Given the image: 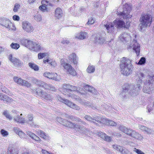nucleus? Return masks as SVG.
Segmentation results:
<instances>
[{
	"instance_id": "1",
	"label": "nucleus",
	"mask_w": 154,
	"mask_h": 154,
	"mask_svg": "<svg viewBox=\"0 0 154 154\" xmlns=\"http://www.w3.org/2000/svg\"><path fill=\"white\" fill-rule=\"evenodd\" d=\"M120 66L121 72L124 75H126L130 74L133 68L130 60L125 57L122 58Z\"/></svg>"
},
{
	"instance_id": "2",
	"label": "nucleus",
	"mask_w": 154,
	"mask_h": 154,
	"mask_svg": "<svg viewBox=\"0 0 154 154\" xmlns=\"http://www.w3.org/2000/svg\"><path fill=\"white\" fill-rule=\"evenodd\" d=\"M57 120L60 123L66 127L70 128H73L77 131H79L81 130L82 128V126L81 125H77L66 119H63L60 117H57Z\"/></svg>"
},
{
	"instance_id": "3",
	"label": "nucleus",
	"mask_w": 154,
	"mask_h": 154,
	"mask_svg": "<svg viewBox=\"0 0 154 154\" xmlns=\"http://www.w3.org/2000/svg\"><path fill=\"white\" fill-rule=\"evenodd\" d=\"M140 21L143 27L149 26L152 21V17L149 14H142L140 18Z\"/></svg>"
},
{
	"instance_id": "4",
	"label": "nucleus",
	"mask_w": 154,
	"mask_h": 154,
	"mask_svg": "<svg viewBox=\"0 0 154 154\" xmlns=\"http://www.w3.org/2000/svg\"><path fill=\"white\" fill-rule=\"evenodd\" d=\"M78 88L77 86L69 84H64L62 86V91L64 95H67V93H70L69 92L77 91Z\"/></svg>"
},
{
	"instance_id": "5",
	"label": "nucleus",
	"mask_w": 154,
	"mask_h": 154,
	"mask_svg": "<svg viewBox=\"0 0 154 154\" xmlns=\"http://www.w3.org/2000/svg\"><path fill=\"white\" fill-rule=\"evenodd\" d=\"M62 66L64 68L68 75H71L73 76L77 75V73L75 69L70 64L64 63L61 64Z\"/></svg>"
},
{
	"instance_id": "6",
	"label": "nucleus",
	"mask_w": 154,
	"mask_h": 154,
	"mask_svg": "<svg viewBox=\"0 0 154 154\" xmlns=\"http://www.w3.org/2000/svg\"><path fill=\"white\" fill-rule=\"evenodd\" d=\"M114 25L116 26L117 28H124L128 29L130 26V22L129 20L126 21V23L122 20L116 19L113 22Z\"/></svg>"
},
{
	"instance_id": "7",
	"label": "nucleus",
	"mask_w": 154,
	"mask_h": 154,
	"mask_svg": "<svg viewBox=\"0 0 154 154\" xmlns=\"http://www.w3.org/2000/svg\"><path fill=\"white\" fill-rule=\"evenodd\" d=\"M57 99L58 100L63 103L70 108L76 110H79L80 109L79 106L69 100L64 99L60 96L58 97Z\"/></svg>"
},
{
	"instance_id": "8",
	"label": "nucleus",
	"mask_w": 154,
	"mask_h": 154,
	"mask_svg": "<svg viewBox=\"0 0 154 154\" xmlns=\"http://www.w3.org/2000/svg\"><path fill=\"white\" fill-rule=\"evenodd\" d=\"M34 81L35 83L39 87H43L45 89L52 91H54L55 90L54 87L51 86L50 85L47 84L43 81H38L36 79H34Z\"/></svg>"
},
{
	"instance_id": "9",
	"label": "nucleus",
	"mask_w": 154,
	"mask_h": 154,
	"mask_svg": "<svg viewBox=\"0 0 154 154\" xmlns=\"http://www.w3.org/2000/svg\"><path fill=\"white\" fill-rule=\"evenodd\" d=\"M22 27L25 31L29 33L32 32L34 29L32 24L27 21H24L23 22Z\"/></svg>"
},
{
	"instance_id": "10",
	"label": "nucleus",
	"mask_w": 154,
	"mask_h": 154,
	"mask_svg": "<svg viewBox=\"0 0 154 154\" xmlns=\"http://www.w3.org/2000/svg\"><path fill=\"white\" fill-rule=\"evenodd\" d=\"M35 94L38 96H40L41 97L46 100H51L53 98L49 94H45V95L41 89L37 88L35 90Z\"/></svg>"
},
{
	"instance_id": "11",
	"label": "nucleus",
	"mask_w": 154,
	"mask_h": 154,
	"mask_svg": "<svg viewBox=\"0 0 154 154\" xmlns=\"http://www.w3.org/2000/svg\"><path fill=\"white\" fill-rule=\"evenodd\" d=\"M13 80L17 83L22 86H25L28 88L31 86L30 83L28 82L17 76H14L13 78Z\"/></svg>"
},
{
	"instance_id": "12",
	"label": "nucleus",
	"mask_w": 154,
	"mask_h": 154,
	"mask_svg": "<svg viewBox=\"0 0 154 154\" xmlns=\"http://www.w3.org/2000/svg\"><path fill=\"white\" fill-rule=\"evenodd\" d=\"M119 128L121 131L135 138L137 134V133L134 131L128 129L125 127H121Z\"/></svg>"
},
{
	"instance_id": "13",
	"label": "nucleus",
	"mask_w": 154,
	"mask_h": 154,
	"mask_svg": "<svg viewBox=\"0 0 154 154\" xmlns=\"http://www.w3.org/2000/svg\"><path fill=\"white\" fill-rule=\"evenodd\" d=\"M43 75L49 79L55 81H58L60 79V75L54 72H45L43 74Z\"/></svg>"
},
{
	"instance_id": "14",
	"label": "nucleus",
	"mask_w": 154,
	"mask_h": 154,
	"mask_svg": "<svg viewBox=\"0 0 154 154\" xmlns=\"http://www.w3.org/2000/svg\"><path fill=\"white\" fill-rule=\"evenodd\" d=\"M8 59L11 62L13 63L16 68L19 69L21 67L22 63L20 61L15 57H13L12 54L9 55Z\"/></svg>"
},
{
	"instance_id": "15",
	"label": "nucleus",
	"mask_w": 154,
	"mask_h": 154,
	"mask_svg": "<svg viewBox=\"0 0 154 154\" xmlns=\"http://www.w3.org/2000/svg\"><path fill=\"white\" fill-rule=\"evenodd\" d=\"M67 61L70 63H73L74 65L77 63V57L76 54L72 53L70 54L68 56Z\"/></svg>"
},
{
	"instance_id": "16",
	"label": "nucleus",
	"mask_w": 154,
	"mask_h": 154,
	"mask_svg": "<svg viewBox=\"0 0 154 154\" xmlns=\"http://www.w3.org/2000/svg\"><path fill=\"white\" fill-rule=\"evenodd\" d=\"M33 42L29 40L24 38L23 39L21 40V43L23 45L29 48H31L32 47Z\"/></svg>"
},
{
	"instance_id": "17",
	"label": "nucleus",
	"mask_w": 154,
	"mask_h": 154,
	"mask_svg": "<svg viewBox=\"0 0 154 154\" xmlns=\"http://www.w3.org/2000/svg\"><path fill=\"white\" fill-rule=\"evenodd\" d=\"M106 120V119L102 118L100 116H98L93 119L92 122L96 124H98L99 123H103Z\"/></svg>"
},
{
	"instance_id": "18",
	"label": "nucleus",
	"mask_w": 154,
	"mask_h": 154,
	"mask_svg": "<svg viewBox=\"0 0 154 154\" xmlns=\"http://www.w3.org/2000/svg\"><path fill=\"white\" fill-rule=\"evenodd\" d=\"M32 44L31 48H32L34 51L38 52L42 49L41 45L39 43L33 42Z\"/></svg>"
},
{
	"instance_id": "19",
	"label": "nucleus",
	"mask_w": 154,
	"mask_h": 154,
	"mask_svg": "<svg viewBox=\"0 0 154 154\" xmlns=\"http://www.w3.org/2000/svg\"><path fill=\"white\" fill-rule=\"evenodd\" d=\"M27 134L32 139L36 141L37 142L40 143L41 141L42 140L40 137L34 133L30 132H28Z\"/></svg>"
},
{
	"instance_id": "20",
	"label": "nucleus",
	"mask_w": 154,
	"mask_h": 154,
	"mask_svg": "<svg viewBox=\"0 0 154 154\" xmlns=\"http://www.w3.org/2000/svg\"><path fill=\"white\" fill-rule=\"evenodd\" d=\"M63 15V11L62 9L60 8H57L55 11V16L58 19L61 18Z\"/></svg>"
},
{
	"instance_id": "21",
	"label": "nucleus",
	"mask_w": 154,
	"mask_h": 154,
	"mask_svg": "<svg viewBox=\"0 0 154 154\" xmlns=\"http://www.w3.org/2000/svg\"><path fill=\"white\" fill-rule=\"evenodd\" d=\"M98 135L101 138H103L104 140L110 142L111 140V138L110 137L107 136L106 134L103 132H99Z\"/></svg>"
},
{
	"instance_id": "22",
	"label": "nucleus",
	"mask_w": 154,
	"mask_h": 154,
	"mask_svg": "<svg viewBox=\"0 0 154 154\" xmlns=\"http://www.w3.org/2000/svg\"><path fill=\"white\" fill-rule=\"evenodd\" d=\"M134 46L133 49L135 51L137 55L138 56L140 54V45L136 41H134Z\"/></svg>"
},
{
	"instance_id": "23",
	"label": "nucleus",
	"mask_w": 154,
	"mask_h": 154,
	"mask_svg": "<svg viewBox=\"0 0 154 154\" xmlns=\"http://www.w3.org/2000/svg\"><path fill=\"white\" fill-rule=\"evenodd\" d=\"M107 30H108V32H111L113 31L114 30V25L112 23H107L106 25H104Z\"/></svg>"
},
{
	"instance_id": "24",
	"label": "nucleus",
	"mask_w": 154,
	"mask_h": 154,
	"mask_svg": "<svg viewBox=\"0 0 154 154\" xmlns=\"http://www.w3.org/2000/svg\"><path fill=\"white\" fill-rule=\"evenodd\" d=\"M129 13L130 11L128 10L127 8H124L123 11L119 13L118 15L122 16L123 18H127Z\"/></svg>"
},
{
	"instance_id": "25",
	"label": "nucleus",
	"mask_w": 154,
	"mask_h": 154,
	"mask_svg": "<svg viewBox=\"0 0 154 154\" xmlns=\"http://www.w3.org/2000/svg\"><path fill=\"white\" fill-rule=\"evenodd\" d=\"M36 134L43 139L46 140L48 138V136L43 131L39 130L37 132Z\"/></svg>"
},
{
	"instance_id": "26",
	"label": "nucleus",
	"mask_w": 154,
	"mask_h": 154,
	"mask_svg": "<svg viewBox=\"0 0 154 154\" xmlns=\"http://www.w3.org/2000/svg\"><path fill=\"white\" fill-rule=\"evenodd\" d=\"M87 35V33L86 32H81L77 34L76 37L78 39H84L85 38Z\"/></svg>"
},
{
	"instance_id": "27",
	"label": "nucleus",
	"mask_w": 154,
	"mask_h": 154,
	"mask_svg": "<svg viewBox=\"0 0 154 154\" xmlns=\"http://www.w3.org/2000/svg\"><path fill=\"white\" fill-rule=\"evenodd\" d=\"M112 147L114 149L118 151H119L122 153L125 152L124 148L120 146H118L116 145H113Z\"/></svg>"
},
{
	"instance_id": "28",
	"label": "nucleus",
	"mask_w": 154,
	"mask_h": 154,
	"mask_svg": "<svg viewBox=\"0 0 154 154\" xmlns=\"http://www.w3.org/2000/svg\"><path fill=\"white\" fill-rule=\"evenodd\" d=\"M0 100H3L4 101H5L6 102H9L12 100V99L10 98L7 95H2L0 97Z\"/></svg>"
},
{
	"instance_id": "29",
	"label": "nucleus",
	"mask_w": 154,
	"mask_h": 154,
	"mask_svg": "<svg viewBox=\"0 0 154 154\" xmlns=\"http://www.w3.org/2000/svg\"><path fill=\"white\" fill-rule=\"evenodd\" d=\"M29 66L35 71H37L39 70L38 66L34 63L30 62L29 63Z\"/></svg>"
},
{
	"instance_id": "30",
	"label": "nucleus",
	"mask_w": 154,
	"mask_h": 154,
	"mask_svg": "<svg viewBox=\"0 0 154 154\" xmlns=\"http://www.w3.org/2000/svg\"><path fill=\"white\" fill-rule=\"evenodd\" d=\"M14 120L17 122H19L21 123H23L25 122V119L24 118L18 116L15 118Z\"/></svg>"
},
{
	"instance_id": "31",
	"label": "nucleus",
	"mask_w": 154,
	"mask_h": 154,
	"mask_svg": "<svg viewBox=\"0 0 154 154\" xmlns=\"http://www.w3.org/2000/svg\"><path fill=\"white\" fill-rule=\"evenodd\" d=\"M49 54L47 53H39L38 54V59H41L46 56H48Z\"/></svg>"
},
{
	"instance_id": "32",
	"label": "nucleus",
	"mask_w": 154,
	"mask_h": 154,
	"mask_svg": "<svg viewBox=\"0 0 154 154\" xmlns=\"http://www.w3.org/2000/svg\"><path fill=\"white\" fill-rule=\"evenodd\" d=\"M104 122H106V123H105V124L111 126H116V123L114 121L110 120H107L106 119Z\"/></svg>"
},
{
	"instance_id": "33",
	"label": "nucleus",
	"mask_w": 154,
	"mask_h": 154,
	"mask_svg": "<svg viewBox=\"0 0 154 154\" xmlns=\"http://www.w3.org/2000/svg\"><path fill=\"white\" fill-rule=\"evenodd\" d=\"M95 70V68L93 66H89L86 71L88 73H91L94 72Z\"/></svg>"
},
{
	"instance_id": "34",
	"label": "nucleus",
	"mask_w": 154,
	"mask_h": 154,
	"mask_svg": "<svg viewBox=\"0 0 154 154\" xmlns=\"http://www.w3.org/2000/svg\"><path fill=\"white\" fill-rule=\"evenodd\" d=\"M10 46L12 48L15 50L18 49L20 47L18 44L14 43H12L10 45Z\"/></svg>"
},
{
	"instance_id": "35",
	"label": "nucleus",
	"mask_w": 154,
	"mask_h": 154,
	"mask_svg": "<svg viewBox=\"0 0 154 154\" xmlns=\"http://www.w3.org/2000/svg\"><path fill=\"white\" fill-rule=\"evenodd\" d=\"M41 3L42 5L47 6L48 5H49L50 6H52L53 5L49 3V2L45 0H43L41 1Z\"/></svg>"
},
{
	"instance_id": "36",
	"label": "nucleus",
	"mask_w": 154,
	"mask_h": 154,
	"mask_svg": "<svg viewBox=\"0 0 154 154\" xmlns=\"http://www.w3.org/2000/svg\"><path fill=\"white\" fill-rule=\"evenodd\" d=\"M3 114L9 120H11L12 119V117L9 114L7 111H5Z\"/></svg>"
},
{
	"instance_id": "37",
	"label": "nucleus",
	"mask_w": 154,
	"mask_h": 154,
	"mask_svg": "<svg viewBox=\"0 0 154 154\" xmlns=\"http://www.w3.org/2000/svg\"><path fill=\"white\" fill-rule=\"evenodd\" d=\"M67 96L69 97H71L72 99H75L77 100L79 99V97L74 94H73L71 93H67Z\"/></svg>"
},
{
	"instance_id": "38",
	"label": "nucleus",
	"mask_w": 154,
	"mask_h": 154,
	"mask_svg": "<svg viewBox=\"0 0 154 154\" xmlns=\"http://www.w3.org/2000/svg\"><path fill=\"white\" fill-rule=\"evenodd\" d=\"M20 5L16 3L14 6V8H13V11L14 12H17L18 10L20 8Z\"/></svg>"
},
{
	"instance_id": "39",
	"label": "nucleus",
	"mask_w": 154,
	"mask_h": 154,
	"mask_svg": "<svg viewBox=\"0 0 154 154\" xmlns=\"http://www.w3.org/2000/svg\"><path fill=\"white\" fill-rule=\"evenodd\" d=\"M39 8L42 11H48V8L47 6L42 5L39 6Z\"/></svg>"
},
{
	"instance_id": "40",
	"label": "nucleus",
	"mask_w": 154,
	"mask_h": 154,
	"mask_svg": "<svg viewBox=\"0 0 154 154\" xmlns=\"http://www.w3.org/2000/svg\"><path fill=\"white\" fill-rule=\"evenodd\" d=\"M146 63V58L144 57H142L139 60L137 64L139 65H142Z\"/></svg>"
},
{
	"instance_id": "41",
	"label": "nucleus",
	"mask_w": 154,
	"mask_h": 154,
	"mask_svg": "<svg viewBox=\"0 0 154 154\" xmlns=\"http://www.w3.org/2000/svg\"><path fill=\"white\" fill-rule=\"evenodd\" d=\"M151 90L148 87H145L143 89V91L145 93L149 94Z\"/></svg>"
},
{
	"instance_id": "42",
	"label": "nucleus",
	"mask_w": 154,
	"mask_h": 154,
	"mask_svg": "<svg viewBox=\"0 0 154 154\" xmlns=\"http://www.w3.org/2000/svg\"><path fill=\"white\" fill-rule=\"evenodd\" d=\"M1 133L3 137L7 136L8 134V132L4 129H2L1 131Z\"/></svg>"
},
{
	"instance_id": "43",
	"label": "nucleus",
	"mask_w": 154,
	"mask_h": 154,
	"mask_svg": "<svg viewBox=\"0 0 154 154\" xmlns=\"http://www.w3.org/2000/svg\"><path fill=\"white\" fill-rule=\"evenodd\" d=\"M5 24L4 25L3 24L2 25L10 29H11V27H10V26L9 24V22L8 21H6V20H5ZM10 24L12 25V24L10 23Z\"/></svg>"
},
{
	"instance_id": "44",
	"label": "nucleus",
	"mask_w": 154,
	"mask_h": 154,
	"mask_svg": "<svg viewBox=\"0 0 154 154\" xmlns=\"http://www.w3.org/2000/svg\"><path fill=\"white\" fill-rule=\"evenodd\" d=\"M134 151L136 152L137 154H145L141 150L136 149V148H134Z\"/></svg>"
},
{
	"instance_id": "45",
	"label": "nucleus",
	"mask_w": 154,
	"mask_h": 154,
	"mask_svg": "<svg viewBox=\"0 0 154 154\" xmlns=\"http://www.w3.org/2000/svg\"><path fill=\"white\" fill-rule=\"evenodd\" d=\"M95 22L94 20L92 18L89 19L87 22L88 25H91L94 23Z\"/></svg>"
},
{
	"instance_id": "46",
	"label": "nucleus",
	"mask_w": 154,
	"mask_h": 154,
	"mask_svg": "<svg viewBox=\"0 0 154 154\" xmlns=\"http://www.w3.org/2000/svg\"><path fill=\"white\" fill-rule=\"evenodd\" d=\"M85 118L86 120L90 122H92L93 120V118H92L91 116L88 115H86L85 116Z\"/></svg>"
},
{
	"instance_id": "47",
	"label": "nucleus",
	"mask_w": 154,
	"mask_h": 154,
	"mask_svg": "<svg viewBox=\"0 0 154 154\" xmlns=\"http://www.w3.org/2000/svg\"><path fill=\"white\" fill-rule=\"evenodd\" d=\"M17 134L21 138H22L24 137L25 135L24 133L21 131H20Z\"/></svg>"
},
{
	"instance_id": "48",
	"label": "nucleus",
	"mask_w": 154,
	"mask_h": 154,
	"mask_svg": "<svg viewBox=\"0 0 154 154\" xmlns=\"http://www.w3.org/2000/svg\"><path fill=\"white\" fill-rule=\"evenodd\" d=\"M130 85L129 84H127L126 86L123 88V91L125 92L128 91V90L129 89Z\"/></svg>"
},
{
	"instance_id": "49",
	"label": "nucleus",
	"mask_w": 154,
	"mask_h": 154,
	"mask_svg": "<svg viewBox=\"0 0 154 154\" xmlns=\"http://www.w3.org/2000/svg\"><path fill=\"white\" fill-rule=\"evenodd\" d=\"M13 20H14L19 21L20 19V17L18 16L14 15L13 16Z\"/></svg>"
},
{
	"instance_id": "50",
	"label": "nucleus",
	"mask_w": 154,
	"mask_h": 154,
	"mask_svg": "<svg viewBox=\"0 0 154 154\" xmlns=\"http://www.w3.org/2000/svg\"><path fill=\"white\" fill-rule=\"evenodd\" d=\"M28 120L30 121H32L33 120V117L32 114H29L27 116Z\"/></svg>"
},
{
	"instance_id": "51",
	"label": "nucleus",
	"mask_w": 154,
	"mask_h": 154,
	"mask_svg": "<svg viewBox=\"0 0 154 154\" xmlns=\"http://www.w3.org/2000/svg\"><path fill=\"white\" fill-rule=\"evenodd\" d=\"M134 90L137 92L140 89V86L139 85H137V87H135L134 86Z\"/></svg>"
},
{
	"instance_id": "52",
	"label": "nucleus",
	"mask_w": 154,
	"mask_h": 154,
	"mask_svg": "<svg viewBox=\"0 0 154 154\" xmlns=\"http://www.w3.org/2000/svg\"><path fill=\"white\" fill-rule=\"evenodd\" d=\"M13 131L16 134H17L18 132L20 131L19 128L16 127H15L14 128Z\"/></svg>"
},
{
	"instance_id": "53",
	"label": "nucleus",
	"mask_w": 154,
	"mask_h": 154,
	"mask_svg": "<svg viewBox=\"0 0 154 154\" xmlns=\"http://www.w3.org/2000/svg\"><path fill=\"white\" fill-rule=\"evenodd\" d=\"M49 63L51 65L53 66H55L56 65V63L54 61H51V62H49Z\"/></svg>"
},
{
	"instance_id": "54",
	"label": "nucleus",
	"mask_w": 154,
	"mask_h": 154,
	"mask_svg": "<svg viewBox=\"0 0 154 154\" xmlns=\"http://www.w3.org/2000/svg\"><path fill=\"white\" fill-rule=\"evenodd\" d=\"M67 118L69 119H71L72 121H74L75 119V117H74L72 116H69L67 117Z\"/></svg>"
},
{
	"instance_id": "55",
	"label": "nucleus",
	"mask_w": 154,
	"mask_h": 154,
	"mask_svg": "<svg viewBox=\"0 0 154 154\" xmlns=\"http://www.w3.org/2000/svg\"><path fill=\"white\" fill-rule=\"evenodd\" d=\"M41 152L43 154H50L49 152L43 149H42Z\"/></svg>"
},
{
	"instance_id": "56",
	"label": "nucleus",
	"mask_w": 154,
	"mask_h": 154,
	"mask_svg": "<svg viewBox=\"0 0 154 154\" xmlns=\"http://www.w3.org/2000/svg\"><path fill=\"white\" fill-rule=\"evenodd\" d=\"M74 121H75L76 122H81V119H80L78 117H75V120Z\"/></svg>"
},
{
	"instance_id": "57",
	"label": "nucleus",
	"mask_w": 154,
	"mask_h": 154,
	"mask_svg": "<svg viewBox=\"0 0 154 154\" xmlns=\"http://www.w3.org/2000/svg\"><path fill=\"white\" fill-rule=\"evenodd\" d=\"M61 43L62 44H68L69 43V42L67 40H63L62 41Z\"/></svg>"
},
{
	"instance_id": "58",
	"label": "nucleus",
	"mask_w": 154,
	"mask_h": 154,
	"mask_svg": "<svg viewBox=\"0 0 154 154\" xmlns=\"http://www.w3.org/2000/svg\"><path fill=\"white\" fill-rule=\"evenodd\" d=\"M147 108L148 109V111L149 112H150L152 110V108L150 106H148L147 107Z\"/></svg>"
},
{
	"instance_id": "59",
	"label": "nucleus",
	"mask_w": 154,
	"mask_h": 154,
	"mask_svg": "<svg viewBox=\"0 0 154 154\" xmlns=\"http://www.w3.org/2000/svg\"><path fill=\"white\" fill-rule=\"evenodd\" d=\"M50 60L49 59H47L45 60H43V62L44 63H45L46 62H48L49 63Z\"/></svg>"
},
{
	"instance_id": "60",
	"label": "nucleus",
	"mask_w": 154,
	"mask_h": 154,
	"mask_svg": "<svg viewBox=\"0 0 154 154\" xmlns=\"http://www.w3.org/2000/svg\"><path fill=\"white\" fill-rule=\"evenodd\" d=\"M31 152L29 151V150H26V152H24L23 153H22V154H30Z\"/></svg>"
},
{
	"instance_id": "61",
	"label": "nucleus",
	"mask_w": 154,
	"mask_h": 154,
	"mask_svg": "<svg viewBox=\"0 0 154 154\" xmlns=\"http://www.w3.org/2000/svg\"><path fill=\"white\" fill-rule=\"evenodd\" d=\"M31 125L32 126H34V127H37V125L35 124L34 122H32V124Z\"/></svg>"
},
{
	"instance_id": "62",
	"label": "nucleus",
	"mask_w": 154,
	"mask_h": 154,
	"mask_svg": "<svg viewBox=\"0 0 154 154\" xmlns=\"http://www.w3.org/2000/svg\"><path fill=\"white\" fill-rule=\"evenodd\" d=\"M3 51V50L2 47H0V54Z\"/></svg>"
},
{
	"instance_id": "63",
	"label": "nucleus",
	"mask_w": 154,
	"mask_h": 154,
	"mask_svg": "<svg viewBox=\"0 0 154 154\" xmlns=\"http://www.w3.org/2000/svg\"><path fill=\"white\" fill-rule=\"evenodd\" d=\"M29 3H31L34 2L33 0H28Z\"/></svg>"
},
{
	"instance_id": "64",
	"label": "nucleus",
	"mask_w": 154,
	"mask_h": 154,
	"mask_svg": "<svg viewBox=\"0 0 154 154\" xmlns=\"http://www.w3.org/2000/svg\"><path fill=\"white\" fill-rule=\"evenodd\" d=\"M4 89V88H2V91L3 92H5V93H6V90L7 89L6 88L5 89Z\"/></svg>"
}]
</instances>
